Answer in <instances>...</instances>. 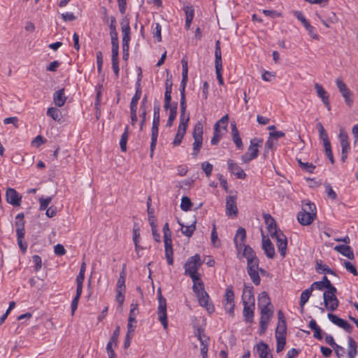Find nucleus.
I'll list each match as a JSON object with an SVG mask.
<instances>
[{
	"mask_svg": "<svg viewBox=\"0 0 358 358\" xmlns=\"http://www.w3.org/2000/svg\"><path fill=\"white\" fill-rule=\"evenodd\" d=\"M296 161H297L299 166L303 171H306L309 173H313V171L315 169V166L313 165L312 163L303 162L301 161V159H300V158H296Z\"/></svg>",
	"mask_w": 358,
	"mask_h": 358,
	"instance_id": "obj_35",
	"label": "nucleus"
},
{
	"mask_svg": "<svg viewBox=\"0 0 358 358\" xmlns=\"http://www.w3.org/2000/svg\"><path fill=\"white\" fill-rule=\"evenodd\" d=\"M67 99V96H65L64 89H60L53 93V101L56 106L62 107Z\"/></svg>",
	"mask_w": 358,
	"mask_h": 358,
	"instance_id": "obj_21",
	"label": "nucleus"
},
{
	"mask_svg": "<svg viewBox=\"0 0 358 358\" xmlns=\"http://www.w3.org/2000/svg\"><path fill=\"white\" fill-rule=\"evenodd\" d=\"M254 354L258 355L259 358H266L268 355V345L261 341L254 348Z\"/></svg>",
	"mask_w": 358,
	"mask_h": 358,
	"instance_id": "obj_23",
	"label": "nucleus"
},
{
	"mask_svg": "<svg viewBox=\"0 0 358 358\" xmlns=\"http://www.w3.org/2000/svg\"><path fill=\"white\" fill-rule=\"evenodd\" d=\"M184 11L185 13V20H193L194 16V9L192 6H187L184 7Z\"/></svg>",
	"mask_w": 358,
	"mask_h": 358,
	"instance_id": "obj_49",
	"label": "nucleus"
},
{
	"mask_svg": "<svg viewBox=\"0 0 358 358\" xmlns=\"http://www.w3.org/2000/svg\"><path fill=\"white\" fill-rule=\"evenodd\" d=\"M258 265H259V259H249L248 262V271H258L259 270V267H258Z\"/></svg>",
	"mask_w": 358,
	"mask_h": 358,
	"instance_id": "obj_52",
	"label": "nucleus"
},
{
	"mask_svg": "<svg viewBox=\"0 0 358 358\" xmlns=\"http://www.w3.org/2000/svg\"><path fill=\"white\" fill-rule=\"evenodd\" d=\"M294 15L303 24L306 30L308 31L310 36L314 39H318V35L314 33V27L309 23V22L303 16L301 11L296 10L294 12Z\"/></svg>",
	"mask_w": 358,
	"mask_h": 358,
	"instance_id": "obj_15",
	"label": "nucleus"
},
{
	"mask_svg": "<svg viewBox=\"0 0 358 358\" xmlns=\"http://www.w3.org/2000/svg\"><path fill=\"white\" fill-rule=\"evenodd\" d=\"M125 267L126 265H123V268L122 271L120 273V277L117 282L116 287V301L122 306L124 301V293L126 292V286H125V280H126V273H125Z\"/></svg>",
	"mask_w": 358,
	"mask_h": 358,
	"instance_id": "obj_9",
	"label": "nucleus"
},
{
	"mask_svg": "<svg viewBox=\"0 0 358 358\" xmlns=\"http://www.w3.org/2000/svg\"><path fill=\"white\" fill-rule=\"evenodd\" d=\"M278 322L275 330V338L277 341V352L283 350L286 344L287 324L283 313L278 312Z\"/></svg>",
	"mask_w": 358,
	"mask_h": 358,
	"instance_id": "obj_3",
	"label": "nucleus"
},
{
	"mask_svg": "<svg viewBox=\"0 0 358 358\" xmlns=\"http://www.w3.org/2000/svg\"><path fill=\"white\" fill-rule=\"evenodd\" d=\"M148 101V96L147 94H145L142 99L141 103V113L140 116L141 117V120L140 122V131H143V127L146 122V116H147L146 104H147Z\"/></svg>",
	"mask_w": 358,
	"mask_h": 358,
	"instance_id": "obj_24",
	"label": "nucleus"
},
{
	"mask_svg": "<svg viewBox=\"0 0 358 358\" xmlns=\"http://www.w3.org/2000/svg\"><path fill=\"white\" fill-rule=\"evenodd\" d=\"M198 298L200 306L204 307L209 313L215 311L213 304L209 301L210 297L205 290L197 289V292H194Z\"/></svg>",
	"mask_w": 358,
	"mask_h": 358,
	"instance_id": "obj_13",
	"label": "nucleus"
},
{
	"mask_svg": "<svg viewBox=\"0 0 358 358\" xmlns=\"http://www.w3.org/2000/svg\"><path fill=\"white\" fill-rule=\"evenodd\" d=\"M162 27L159 23H156L153 31V37L155 38L158 42L162 41Z\"/></svg>",
	"mask_w": 358,
	"mask_h": 358,
	"instance_id": "obj_54",
	"label": "nucleus"
},
{
	"mask_svg": "<svg viewBox=\"0 0 358 358\" xmlns=\"http://www.w3.org/2000/svg\"><path fill=\"white\" fill-rule=\"evenodd\" d=\"M178 224L181 227L182 234L187 237H191L196 229V221H194L192 224L188 226H185L180 220H178Z\"/></svg>",
	"mask_w": 358,
	"mask_h": 358,
	"instance_id": "obj_29",
	"label": "nucleus"
},
{
	"mask_svg": "<svg viewBox=\"0 0 358 358\" xmlns=\"http://www.w3.org/2000/svg\"><path fill=\"white\" fill-rule=\"evenodd\" d=\"M225 303H234V292L232 285H229L224 294Z\"/></svg>",
	"mask_w": 358,
	"mask_h": 358,
	"instance_id": "obj_39",
	"label": "nucleus"
},
{
	"mask_svg": "<svg viewBox=\"0 0 358 358\" xmlns=\"http://www.w3.org/2000/svg\"><path fill=\"white\" fill-rule=\"evenodd\" d=\"M129 138V127L127 125L124 129V133L122 134L120 141V149L122 152H126L127 151V143Z\"/></svg>",
	"mask_w": 358,
	"mask_h": 358,
	"instance_id": "obj_36",
	"label": "nucleus"
},
{
	"mask_svg": "<svg viewBox=\"0 0 358 358\" xmlns=\"http://www.w3.org/2000/svg\"><path fill=\"white\" fill-rule=\"evenodd\" d=\"M229 121V115L227 114L224 115L220 120H219L215 124H217V128L220 129L222 127L224 129H227V124Z\"/></svg>",
	"mask_w": 358,
	"mask_h": 358,
	"instance_id": "obj_53",
	"label": "nucleus"
},
{
	"mask_svg": "<svg viewBox=\"0 0 358 358\" xmlns=\"http://www.w3.org/2000/svg\"><path fill=\"white\" fill-rule=\"evenodd\" d=\"M185 135V133L178 130L177 133L176 134V136L174 138V140L173 141V145H175V146L179 145L181 143Z\"/></svg>",
	"mask_w": 358,
	"mask_h": 358,
	"instance_id": "obj_55",
	"label": "nucleus"
},
{
	"mask_svg": "<svg viewBox=\"0 0 358 358\" xmlns=\"http://www.w3.org/2000/svg\"><path fill=\"white\" fill-rule=\"evenodd\" d=\"M204 329L201 325H194V333L197 339L201 343V341H204L206 336L204 334Z\"/></svg>",
	"mask_w": 358,
	"mask_h": 358,
	"instance_id": "obj_44",
	"label": "nucleus"
},
{
	"mask_svg": "<svg viewBox=\"0 0 358 358\" xmlns=\"http://www.w3.org/2000/svg\"><path fill=\"white\" fill-rule=\"evenodd\" d=\"M15 224L16 227V234H19V236H21L22 233H25L24 221L15 219Z\"/></svg>",
	"mask_w": 358,
	"mask_h": 358,
	"instance_id": "obj_48",
	"label": "nucleus"
},
{
	"mask_svg": "<svg viewBox=\"0 0 358 358\" xmlns=\"http://www.w3.org/2000/svg\"><path fill=\"white\" fill-rule=\"evenodd\" d=\"M263 144V140L262 138H252L250 141V145L249 147V159H253L257 157L258 148L261 147Z\"/></svg>",
	"mask_w": 358,
	"mask_h": 358,
	"instance_id": "obj_18",
	"label": "nucleus"
},
{
	"mask_svg": "<svg viewBox=\"0 0 358 358\" xmlns=\"http://www.w3.org/2000/svg\"><path fill=\"white\" fill-rule=\"evenodd\" d=\"M213 129H214L213 136L211 138L210 143L213 145H215L218 144L220 140L221 139V138L222 136V134L221 132L220 129L217 128V124L214 125Z\"/></svg>",
	"mask_w": 358,
	"mask_h": 358,
	"instance_id": "obj_38",
	"label": "nucleus"
},
{
	"mask_svg": "<svg viewBox=\"0 0 358 358\" xmlns=\"http://www.w3.org/2000/svg\"><path fill=\"white\" fill-rule=\"evenodd\" d=\"M334 350L335 353L338 357H339V358L344 357L345 354L344 348H343L338 345H336V346H334Z\"/></svg>",
	"mask_w": 358,
	"mask_h": 358,
	"instance_id": "obj_64",
	"label": "nucleus"
},
{
	"mask_svg": "<svg viewBox=\"0 0 358 358\" xmlns=\"http://www.w3.org/2000/svg\"><path fill=\"white\" fill-rule=\"evenodd\" d=\"M326 193L328 196V198L331 200H334L336 199V194L332 189L330 184L325 185Z\"/></svg>",
	"mask_w": 358,
	"mask_h": 358,
	"instance_id": "obj_60",
	"label": "nucleus"
},
{
	"mask_svg": "<svg viewBox=\"0 0 358 358\" xmlns=\"http://www.w3.org/2000/svg\"><path fill=\"white\" fill-rule=\"evenodd\" d=\"M178 114V103L173 102V107L171 108V111H169V115L168 120L166 122V127H171L173 126V122L176 118Z\"/></svg>",
	"mask_w": 358,
	"mask_h": 358,
	"instance_id": "obj_31",
	"label": "nucleus"
},
{
	"mask_svg": "<svg viewBox=\"0 0 358 358\" xmlns=\"http://www.w3.org/2000/svg\"><path fill=\"white\" fill-rule=\"evenodd\" d=\"M246 237V231L243 227H239L234 237V243L237 249H241L244 245V241Z\"/></svg>",
	"mask_w": 358,
	"mask_h": 358,
	"instance_id": "obj_22",
	"label": "nucleus"
},
{
	"mask_svg": "<svg viewBox=\"0 0 358 358\" xmlns=\"http://www.w3.org/2000/svg\"><path fill=\"white\" fill-rule=\"evenodd\" d=\"M248 275H250L251 280L252 282L256 285H258L260 283V278L259 276L258 271H248Z\"/></svg>",
	"mask_w": 358,
	"mask_h": 358,
	"instance_id": "obj_59",
	"label": "nucleus"
},
{
	"mask_svg": "<svg viewBox=\"0 0 358 358\" xmlns=\"http://www.w3.org/2000/svg\"><path fill=\"white\" fill-rule=\"evenodd\" d=\"M187 275H189L192 281H193V286L192 289L194 292H197V289H199V287H196V282L201 280V274L196 272H191V273L186 274Z\"/></svg>",
	"mask_w": 358,
	"mask_h": 358,
	"instance_id": "obj_43",
	"label": "nucleus"
},
{
	"mask_svg": "<svg viewBox=\"0 0 358 358\" xmlns=\"http://www.w3.org/2000/svg\"><path fill=\"white\" fill-rule=\"evenodd\" d=\"M316 217V206L315 203H306L301 211L297 215V220L302 225L310 224Z\"/></svg>",
	"mask_w": 358,
	"mask_h": 358,
	"instance_id": "obj_5",
	"label": "nucleus"
},
{
	"mask_svg": "<svg viewBox=\"0 0 358 358\" xmlns=\"http://www.w3.org/2000/svg\"><path fill=\"white\" fill-rule=\"evenodd\" d=\"M242 300L243 303L251 304L255 306V297L252 293V287L244 285V289L242 294Z\"/></svg>",
	"mask_w": 358,
	"mask_h": 358,
	"instance_id": "obj_20",
	"label": "nucleus"
},
{
	"mask_svg": "<svg viewBox=\"0 0 358 358\" xmlns=\"http://www.w3.org/2000/svg\"><path fill=\"white\" fill-rule=\"evenodd\" d=\"M334 250L350 259H353L355 258L353 251L349 245H336L334 247Z\"/></svg>",
	"mask_w": 358,
	"mask_h": 358,
	"instance_id": "obj_25",
	"label": "nucleus"
},
{
	"mask_svg": "<svg viewBox=\"0 0 358 358\" xmlns=\"http://www.w3.org/2000/svg\"><path fill=\"white\" fill-rule=\"evenodd\" d=\"M337 87L339 92L341 93L343 97L345 99L346 104L350 106L353 102L352 99L350 97L351 92L347 87L345 83L341 78H337L336 80Z\"/></svg>",
	"mask_w": 358,
	"mask_h": 358,
	"instance_id": "obj_14",
	"label": "nucleus"
},
{
	"mask_svg": "<svg viewBox=\"0 0 358 358\" xmlns=\"http://www.w3.org/2000/svg\"><path fill=\"white\" fill-rule=\"evenodd\" d=\"M257 305L262 314L259 329V334L262 335L266 332L268 322V295L266 292L264 291L259 295Z\"/></svg>",
	"mask_w": 358,
	"mask_h": 358,
	"instance_id": "obj_2",
	"label": "nucleus"
},
{
	"mask_svg": "<svg viewBox=\"0 0 358 358\" xmlns=\"http://www.w3.org/2000/svg\"><path fill=\"white\" fill-rule=\"evenodd\" d=\"M243 317L244 320L246 322H251L252 321L254 313L253 308L255 306H252L251 304L243 303Z\"/></svg>",
	"mask_w": 358,
	"mask_h": 358,
	"instance_id": "obj_30",
	"label": "nucleus"
},
{
	"mask_svg": "<svg viewBox=\"0 0 358 358\" xmlns=\"http://www.w3.org/2000/svg\"><path fill=\"white\" fill-rule=\"evenodd\" d=\"M314 87L316 90L317 96L322 99L323 103L325 105L327 109L330 110V104L329 99V96L327 92L319 83H315Z\"/></svg>",
	"mask_w": 358,
	"mask_h": 358,
	"instance_id": "obj_19",
	"label": "nucleus"
},
{
	"mask_svg": "<svg viewBox=\"0 0 358 358\" xmlns=\"http://www.w3.org/2000/svg\"><path fill=\"white\" fill-rule=\"evenodd\" d=\"M357 355V344L352 338L348 337V357L355 358Z\"/></svg>",
	"mask_w": 358,
	"mask_h": 358,
	"instance_id": "obj_26",
	"label": "nucleus"
},
{
	"mask_svg": "<svg viewBox=\"0 0 358 358\" xmlns=\"http://www.w3.org/2000/svg\"><path fill=\"white\" fill-rule=\"evenodd\" d=\"M201 169L205 172L206 176L209 177L213 171V165L208 162H205L201 164Z\"/></svg>",
	"mask_w": 358,
	"mask_h": 358,
	"instance_id": "obj_57",
	"label": "nucleus"
},
{
	"mask_svg": "<svg viewBox=\"0 0 358 358\" xmlns=\"http://www.w3.org/2000/svg\"><path fill=\"white\" fill-rule=\"evenodd\" d=\"M344 266L348 271L352 273L354 275H358L356 268L351 262H350L348 261H345Z\"/></svg>",
	"mask_w": 358,
	"mask_h": 358,
	"instance_id": "obj_61",
	"label": "nucleus"
},
{
	"mask_svg": "<svg viewBox=\"0 0 358 358\" xmlns=\"http://www.w3.org/2000/svg\"><path fill=\"white\" fill-rule=\"evenodd\" d=\"M339 138L341 141V145H350L348 142V134L343 130V129L340 130Z\"/></svg>",
	"mask_w": 358,
	"mask_h": 358,
	"instance_id": "obj_56",
	"label": "nucleus"
},
{
	"mask_svg": "<svg viewBox=\"0 0 358 358\" xmlns=\"http://www.w3.org/2000/svg\"><path fill=\"white\" fill-rule=\"evenodd\" d=\"M120 25L122 34H130L129 20L127 17H125L122 20Z\"/></svg>",
	"mask_w": 358,
	"mask_h": 358,
	"instance_id": "obj_47",
	"label": "nucleus"
},
{
	"mask_svg": "<svg viewBox=\"0 0 358 358\" xmlns=\"http://www.w3.org/2000/svg\"><path fill=\"white\" fill-rule=\"evenodd\" d=\"M141 94H134L130 103V110H137V106Z\"/></svg>",
	"mask_w": 358,
	"mask_h": 358,
	"instance_id": "obj_50",
	"label": "nucleus"
},
{
	"mask_svg": "<svg viewBox=\"0 0 358 358\" xmlns=\"http://www.w3.org/2000/svg\"><path fill=\"white\" fill-rule=\"evenodd\" d=\"M231 136L232 139L234 143L236 144V146L238 149H242L243 148V143L242 140L239 135V131L236 127V125L235 123L231 124Z\"/></svg>",
	"mask_w": 358,
	"mask_h": 358,
	"instance_id": "obj_27",
	"label": "nucleus"
},
{
	"mask_svg": "<svg viewBox=\"0 0 358 358\" xmlns=\"http://www.w3.org/2000/svg\"><path fill=\"white\" fill-rule=\"evenodd\" d=\"M47 115L57 122H59L62 118L61 111L55 107L49 108L47 110Z\"/></svg>",
	"mask_w": 358,
	"mask_h": 358,
	"instance_id": "obj_37",
	"label": "nucleus"
},
{
	"mask_svg": "<svg viewBox=\"0 0 358 358\" xmlns=\"http://www.w3.org/2000/svg\"><path fill=\"white\" fill-rule=\"evenodd\" d=\"M311 293H312V290L310 288L304 290L301 293V298H300V306L301 307H303L305 305V303L308 301V299L311 295Z\"/></svg>",
	"mask_w": 358,
	"mask_h": 358,
	"instance_id": "obj_46",
	"label": "nucleus"
},
{
	"mask_svg": "<svg viewBox=\"0 0 358 358\" xmlns=\"http://www.w3.org/2000/svg\"><path fill=\"white\" fill-rule=\"evenodd\" d=\"M262 248L267 257H268V236L265 234L264 231L262 229Z\"/></svg>",
	"mask_w": 358,
	"mask_h": 358,
	"instance_id": "obj_45",
	"label": "nucleus"
},
{
	"mask_svg": "<svg viewBox=\"0 0 358 358\" xmlns=\"http://www.w3.org/2000/svg\"><path fill=\"white\" fill-rule=\"evenodd\" d=\"M205 338L204 341H201V354L202 355V358H208V342L210 341V338L207 336H203Z\"/></svg>",
	"mask_w": 358,
	"mask_h": 358,
	"instance_id": "obj_42",
	"label": "nucleus"
},
{
	"mask_svg": "<svg viewBox=\"0 0 358 358\" xmlns=\"http://www.w3.org/2000/svg\"><path fill=\"white\" fill-rule=\"evenodd\" d=\"M228 164V169L231 172V173L235 175L239 179H244L246 176L245 173L243 170V169L239 166L237 164L234 162L232 159H229L227 161Z\"/></svg>",
	"mask_w": 358,
	"mask_h": 358,
	"instance_id": "obj_17",
	"label": "nucleus"
},
{
	"mask_svg": "<svg viewBox=\"0 0 358 358\" xmlns=\"http://www.w3.org/2000/svg\"><path fill=\"white\" fill-rule=\"evenodd\" d=\"M244 250L243 255L247 259V261L248 262L249 259H257L256 257L255 252L252 249V248L249 245H243Z\"/></svg>",
	"mask_w": 358,
	"mask_h": 358,
	"instance_id": "obj_41",
	"label": "nucleus"
},
{
	"mask_svg": "<svg viewBox=\"0 0 358 358\" xmlns=\"http://www.w3.org/2000/svg\"><path fill=\"white\" fill-rule=\"evenodd\" d=\"M327 317L329 320L336 326L343 329L349 333L352 331V327L345 320L337 317L336 315L332 313H329Z\"/></svg>",
	"mask_w": 358,
	"mask_h": 358,
	"instance_id": "obj_16",
	"label": "nucleus"
},
{
	"mask_svg": "<svg viewBox=\"0 0 358 358\" xmlns=\"http://www.w3.org/2000/svg\"><path fill=\"white\" fill-rule=\"evenodd\" d=\"M337 289L331 287L329 290H325L323 293L324 308H320L322 313L325 310L333 312L338 308L339 301L336 297Z\"/></svg>",
	"mask_w": 358,
	"mask_h": 358,
	"instance_id": "obj_6",
	"label": "nucleus"
},
{
	"mask_svg": "<svg viewBox=\"0 0 358 358\" xmlns=\"http://www.w3.org/2000/svg\"><path fill=\"white\" fill-rule=\"evenodd\" d=\"M203 124L201 122H198L194 125V131L192 133V137L194 138L193 143V150L192 155L194 157H196L200 152L201 148L203 144Z\"/></svg>",
	"mask_w": 358,
	"mask_h": 358,
	"instance_id": "obj_7",
	"label": "nucleus"
},
{
	"mask_svg": "<svg viewBox=\"0 0 358 358\" xmlns=\"http://www.w3.org/2000/svg\"><path fill=\"white\" fill-rule=\"evenodd\" d=\"M157 299L159 302V306L157 308V315L158 320L162 324L164 329H167L168 328V320H167V305L166 300L162 296L161 289H159L157 291Z\"/></svg>",
	"mask_w": 358,
	"mask_h": 358,
	"instance_id": "obj_8",
	"label": "nucleus"
},
{
	"mask_svg": "<svg viewBox=\"0 0 358 358\" xmlns=\"http://www.w3.org/2000/svg\"><path fill=\"white\" fill-rule=\"evenodd\" d=\"M270 237L275 243L278 251L282 257L286 255L287 239L284 233L277 228L275 220L270 216Z\"/></svg>",
	"mask_w": 358,
	"mask_h": 358,
	"instance_id": "obj_1",
	"label": "nucleus"
},
{
	"mask_svg": "<svg viewBox=\"0 0 358 358\" xmlns=\"http://www.w3.org/2000/svg\"><path fill=\"white\" fill-rule=\"evenodd\" d=\"M112 68L114 71L116 78L119 76V54H112Z\"/></svg>",
	"mask_w": 358,
	"mask_h": 358,
	"instance_id": "obj_40",
	"label": "nucleus"
},
{
	"mask_svg": "<svg viewBox=\"0 0 358 358\" xmlns=\"http://www.w3.org/2000/svg\"><path fill=\"white\" fill-rule=\"evenodd\" d=\"M226 214L229 217H236L238 214L236 203H226Z\"/></svg>",
	"mask_w": 358,
	"mask_h": 358,
	"instance_id": "obj_34",
	"label": "nucleus"
},
{
	"mask_svg": "<svg viewBox=\"0 0 358 358\" xmlns=\"http://www.w3.org/2000/svg\"><path fill=\"white\" fill-rule=\"evenodd\" d=\"M285 136V132L278 130L275 125H270V150H276L279 145V139Z\"/></svg>",
	"mask_w": 358,
	"mask_h": 358,
	"instance_id": "obj_12",
	"label": "nucleus"
},
{
	"mask_svg": "<svg viewBox=\"0 0 358 358\" xmlns=\"http://www.w3.org/2000/svg\"><path fill=\"white\" fill-rule=\"evenodd\" d=\"M54 252H55V255H57L58 256H62L66 254V251L62 245L57 244L54 247Z\"/></svg>",
	"mask_w": 358,
	"mask_h": 358,
	"instance_id": "obj_63",
	"label": "nucleus"
},
{
	"mask_svg": "<svg viewBox=\"0 0 358 358\" xmlns=\"http://www.w3.org/2000/svg\"><path fill=\"white\" fill-rule=\"evenodd\" d=\"M315 269L319 273H330L334 275V272L330 268L322 263L321 260L316 261Z\"/></svg>",
	"mask_w": 358,
	"mask_h": 358,
	"instance_id": "obj_33",
	"label": "nucleus"
},
{
	"mask_svg": "<svg viewBox=\"0 0 358 358\" xmlns=\"http://www.w3.org/2000/svg\"><path fill=\"white\" fill-rule=\"evenodd\" d=\"M215 72L217 79L220 85H224V80L222 76V52L220 48V41H217L215 43Z\"/></svg>",
	"mask_w": 358,
	"mask_h": 358,
	"instance_id": "obj_10",
	"label": "nucleus"
},
{
	"mask_svg": "<svg viewBox=\"0 0 358 358\" xmlns=\"http://www.w3.org/2000/svg\"><path fill=\"white\" fill-rule=\"evenodd\" d=\"M24 234L25 233H22L21 236H19V234H17V244H18L20 250L23 252H25L27 249V244L26 242H24L23 241L24 237Z\"/></svg>",
	"mask_w": 358,
	"mask_h": 358,
	"instance_id": "obj_51",
	"label": "nucleus"
},
{
	"mask_svg": "<svg viewBox=\"0 0 358 358\" xmlns=\"http://www.w3.org/2000/svg\"><path fill=\"white\" fill-rule=\"evenodd\" d=\"M165 256L167 260V263L169 265L173 264V249H167L165 250Z\"/></svg>",
	"mask_w": 358,
	"mask_h": 358,
	"instance_id": "obj_62",
	"label": "nucleus"
},
{
	"mask_svg": "<svg viewBox=\"0 0 358 358\" xmlns=\"http://www.w3.org/2000/svg\"><path fill=\"white\" fill-rule=\"evenodd\" d=\"M110 35L111 37L112 54H119V41L117 32H110Z\"/></svg>",
	"mask_w": 358,
	"mask_h": 358,
	"instance_id": "obj_32",
	"label": "nucleus"
},
{
	"mask_svg": "<svg viewBox=\"0 0 358 358\" xmlns=\"http://www.w3.org/2000/svg\"><path fill=\"white\" fill-rule=\"evenodd\" d=\"M160 123V105L157 101L154 103L153 107V120L151 129V143H150V157H152L154 150L157 145V141L159 133V126Z\"/></svg>",
	"mask_w": 358,
	"mask_h": 358,
	"instance_id": "obj_4",
	"label": "nucleus"
},
{
	"mask_svg": "<svg viewBox=\"0 0 358 358\" xmlns=\"http://www.w3.org/2000/svg\"><path fill=\"white\" fill-rule=\"evenodd\" d=\"M202 265V262L200 255L196 254L190 257L184 265L185 274L191 273V272L198 271L200 266Z\"/></svg>",
	"mask_w": 358,
	"mask_h": 358,
	"instance_id": "obj_11",
	"label": "nucleus"
},
{
	"mask_svg": "<svg viewBox=\"0 0 358 358\" xmlns=\"http://www.w3.org/2000/svg\"><path fill=\"white\" fill-rule=\"evenodd\" d=\"M33 262L35 264L34 271L38 272L42 267V260L40 256L35 255L32 257Z\"/></svg>",
	"mask_w": 358,
	"mask_h": 358,
	"instance_id": "obj_58",
	"label": "nucleus"
},
{
	"mask_svg": "<svg viewBox=\"0 0 358 358\" xmlns=\"http://www.w3.org/2000/svg\"><path fill=\"white\" fill-rule=\"evenodd\" d=\"M6 201H21L22 196L13 188L8 187L6 192Z\"/></svg>",
	"mask_w": 358,
	"mask_h": 358,
	"instance_id": "obj_28",
	"label": "nucleus"
}]
</instances>
